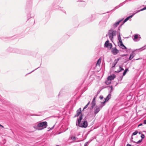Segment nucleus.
<instances>
[{
    "label": "nucleus",
    "mask_w": 146,
    "mask_h": 146,
    "mask_svg": "<svg viewBox=\"0 0 146 146\" xmlns=\"http://www.w3.org/2000/svg\"><path fill=\"white\" fill-rule=\"evenodd\" d=\"M83 115L81 114L79 117L78 118L76 122V125L80 127L86 128L88 126V123L86 120L82 121L81 123V122L82 119Z\"/></svg>",
    "instance_id": "f257e3e1"
},
{
    "label": "nucleus",
    "mask_w": 146,
    "mask_h": 146,
    "mask_svg": "<svg viewBox=\"0 0 146 146\" xmlns=\"http://www.w3.org/2000/svg\"><path fill=\"white\" fill-rule=\"evenodd\" d=\"M47 126V123L46 121H43L38 124L37 126L34 127L38 130H41L46 128Z\"/></svg>",
    "instance_id": "f03ea898"
},
{
    "label": "nucleus",
    "mask_w": 146,
    "mask_h": 146,
    "mask_svg": "<svg viewBox=\"0 0 146 146\" xmlns=\"http://www.w3.org/2000/svg\"><path fill=\"white\" fill-rule=\"evenodd\" d=\"M117 33L118 32L114 30L112 28L108 31V35L111 40H112L113 36L116 35Z\"/></svg>",
    "instance_id": "7ed1b4c3"
},
{
    "label": "nucleus",
    "mask_w": 146,
    "mask_h": 146,
    "mask_svg": "<svg viewBox=\"0 0 146 146\" xmlns=\"http://www.w3.org/2000/svg\"><path fill=\"white\" fill-rule=\"evenodd\" d=\"M8 50L13 53H16L19 54H23V50L18 49H13L9 48L8 49Z\"/></svg>",
    "instance_id": "20e7f679"
},
{
    "label": "nucleus",
    "mask_w": 146,
    "mask_h": 146,
    "mask_svg": "<svg viewBox=\"0 0 146 146\" xmlns=\"http://www.w3.org/2000/svg\"><path fill=\"white\" fill-rule=\"evenodd\" d=\"M53 8L55 9H58L62 11L63 12L66 13L65 11L63 9V8L60 7L59 5L55 4V3H53Z\"/></svg>",
    "instance_id": "39448f33"
},
{
    "label": "nucleus",
    "mask_w": 146,
    "mask_h": 146,
    "mask_svg": "<svg viewBox=\"0 0 146 146\" xmlns=\"http://www.w3.org/2000/svg\"><path fill=\"white\" fill-rule=\"evenodd\" d=\"M101 109V108L100 106H96L95 107L94 109V115L95 116L98 113Z\"/></svg>",
    "instance_id": "423d86ee"
},
{
    "label": "nucleus",
    "mask_w": 146,
    "mask_h": 146,
    "mask_svg": "<svg viewBox=\"0 0 146 146\" xmlns=\"http://www.w3.org/2000/svg\"><path fill=\"white\" fill-rule=\"evenodd\" d=\"M104 47L106 48L109 47L110 49H111L112 47V45L111 43H110L109 40H108L105 43Z\"/></svg>",
    "instance_id": "0eeeda50"
},
{
    "label": "nucleus",
    "mask_w": 146,
    "mask_h": 146,
    "mask_svg": "<svg viewBox=\"0 0 146 146\" xmlns=\"http://www.w3.org/2000/svg\"><path fill=\"white\" fill-rule=\"evenodd\" d=\"M111 51L113 54L116 55L118 53L119 50L116 47H114L112 48Z\"/></svg>",
    "instance_id": "6e6552de"
},
{
    "label": "nucleus",
    "mask_w": 146,
    "mask_h": 146,
    "mask_svg": "<svg viewBox=\"0 0 146 146\" xmlns=\"http://www.w3.org/2000/svg\"><path fill=\"white\" fill-rule=\"evenodd\" d=\"M137 12H136L135 13H133L132 15L129 16L127 17L123 21V24H122L121 26L120 27H121V26L122 25L125 23V22H127L128 20L129 19L131 18L136 13H137Z\"/></svg>",
    "instance_id": "1a4fd4ad"
},
{
    "label": "nucleus",
    "mask_w": 146,
    "mask_h": 146,
    "mask_svg": "<svg viewBox=\"0 0 146 146\" xmlns=\"http://www.w3.org/2000/svg\"><path fill=\"white\" fill-rule=\"evenodd\" d=\"M81 108H79L78 110H77L76 114L75 115L74 117H78L79 115L81 114Z\"/></svg>",
    "instance_id": "9d476101"
},
{
    "label": "nucleus",
    "mask_w": 146,
    "mask_h": 146,
    "mask_svg": "<svg viewBox=\"0 0 146 146\" xmlns=\"http://www.w3.org/2000/svg\"><path fill=\"white\" fill-rule=\"evenodd\" d=\"M115 77V76L114 74L108 76L107 79L108 80L111 81V80H113Z\"/></svg>",
    "instance_id": "9b49d317"
},
{
    "label": "nucleus",
    "mask_w": 146,
    "mask_h": 146,
    "mask_svg": "<svg viewBox=\"0 0 146 146\" xmlns=\"http://www.w3.org/2000/svg\"><path fill=\"white\" fill-rule=\"evenodd\" d=\"M123 20V19L114 23L113 25V27L114 28L116 27Z\"/></svg>",
    "instance_id": "f8f14e48"
},
{
    "label": "nucleus",
    "mask_w": 146,
    "mask_h": 146,
    "mask_svg": "<svg viewBox=\"0 0 146 146\" xmlns=\"http://www.w3.org/2000/svg\"><path fill=\"white\" fill-rule=\"evenodd\" d=\"M135 56V53L133 52H132V53L130 54V56L129 58V59L131 60Z\"/></svg>",
    "instance_id": "ddd939ff"
},
{
    "label": "nucleus",
    "mask_w": 146,
    "mask_h": 146,
    "mask_svg": "<svg viewBox=\"0 0 146 146\" xmlns=\"http://www.w3.org/2000/svg\"><path fill=\"white\" fill-rule=\"evenodd\" d=\"M119 69L118 70H117V71H115V73H119L121 71H123L124 70V69L123 68H122L120 66H119Z\"/></svg>",
    "instance_id": "4468645a"
},
{
    "label": "nucleus",
    "mask_w": 146,
    "mask_h": 146,
    "mask_svg": "<svg viewBox=\"0 0 146 146\" xmlns=\"http://www.w3.org/2000/svg\"><path fill=\"white\" fill-rule=\"evenodd\" d=\"M111 95L110 94H109L108 96H107L106 98H105V100H106V101L107 102L108 101V100L111 98Z\"/></svg>",
    "instance_id": "2eb2a0df"
},
{
    "label": "nucleus",
    "mask_w": 146,
    "mask_h": 146,
    "mask_svg": "<svg viewBox=\"0 0 146 146\" xmlns=\"http://www.w3.org/2000/svg\"><path fill=\"white\" fill-rule=\"evenodd\" d=\"M118 33H119V35L118 36V40L119 41V42H121L122 41V40L120 36V32H118Z\"/></svg>",
    "instance_id": "dca6fc26"
},
{
    "label": "nucleus",
    "mask_w": 146,
    "mask_h": 146,
    "mask_svg": "<svg viewBox=\"0 0 146 146\" xmlns=\"http://www.w3.org/2000/svg\"><path fill=\"white\" fill-rule=\"evenodd\" d=\"M106 102L107 101H106V100H105L104 102H101V104L102 105H99V106H100L101 108H102V107L105 105V104L106 103Z\"/></svg>",
    "instance_id": "f3484780"
},
{
    "label": "nucleus",
    "mask_w": 146,
    "mask_h": 146,
    "mask_svg": "<svg viewBox=\"0 0 146 146\" xmlns=\"http://www.w3.org/2000/svg\"><path fill=\"white\" fill-rule=\"evenodd\" d=\"M123 44L122 42V41H121V42H118V46H119L120 47L122 46Z\"/></svg>",
    "instance_id": "a211bd4d"
},
{
    "label": "nucleus",
    "mask_w": 146,
    "mask_h": 146,
    "mask_svg": "<svg viewBox=\"0 0 146 146\" xmlns=\"http://www.w3.org/2000/svg\"><path fill=\"white\" fill-rule=\"evenodd\" d=\"M133 39L134 40H136L138 38V36L137 34L135 35L134 36H133Z\"/></svg>",
    "instance_id": "6ab92c4d"
},
{
    "label": "nucleus",
    "mask_w": 146,
    "mask_h": 146,
    "mask_svg": "<svg viewBox=\"0 0 146 146\" xmlns=\"http://www.w3.org/2000/svg\"><path fill=\"white\" fill-rule=\"evenodd\" d=\"M70 138L73 141H75L78 139L77 137L74 136H71L70 137Z\"/></svg>",
    "instance_id": "aec40b11"
},
{
    "label": "nucleus",
    "mask_w": 146,
    "mask_h": 146,
    "mask_svg": "<svg viewBox=\"0 0 146 146\" xmlns=\"http://www.w3.org/2000/svg\"><path fill=\"white\" fill-rule=\"evenodd\" d=\"M90 104V102H89L84 107L83 111L84 109H86L88 107V106Z\"/></svg>",
    "instance_id": "412c9836"
},
{
    "label": "nucleus",
    "mask_w": 146,
    "mask_h": 146,
    "mask_svg": "<svg viewBox=\"0 0 146 146\" xmlns=\"http://www.w3.org/2000/svg\"><path fill=\"white\" fill-rule=\"evenodd\" d=\"M128 70V69L127 68V69H125V70L124 71V72H123V76H125Z\"/></svg>",
    "instance_id": "4be33fe9"
},
{
    "label": "nucleus",
    "mask_w": 146,
    "mask_h": 146,
    "mask_svg": "<svg viewBox=\"0 0 146 146\" xmlns=\"http://www.w3.org/2000/svg\"><path fill=\"white\" fill-rule=\"evenodd\" d=\"M145 9H146V6L143 7V8L140 9V10L137 11V13H138V12H139L140 11H143Z\"/></svg>",
    "instance_id": "5701e85b"
},
{
    "label": "nucleus",
    "mask_w": 146,
    "mask_h": 146,
    "mask_svg": "<svg viewBox=\"0 0 146 146\" xmlns=\"http://www.w3.org/2000/svg\"><path fill=\"white\" fill-rule=\"evenodd\" d=\"M127 0H125V1H124V2L120 3L119 5V7H121L123 5V4H125V2H126L127 1Z\"/></svg>",
    "instance_id": "b1692460"
},
{
    "label": "nucleus",
    "mask_w": 146,
    "mask_h": 146,
    "mask_svg": "<svg viewBox=\"0 0 146 146\" xmlns=\"http://www.w3.org/2000/svg\"><path fill=\"white\" fill-rule=\"evenodd\" d=\"M142 141V139H141L139 140V141H138L137 142H136L134 141H133V142L134 143H136V144H138L139 143H140Z\"/></svg>",
    "instance_id": "393cba45"
},
{
    "label": "nucleus",
    "mask_w": 146,
    "mask_h": 146,
    "mask_svg": "<svg viewBox=\"0 0 146 146\" xmlns=\"http://www.w3.org/2000/svg\"><path fill=\"white\" fill-rule=\"evenodd\" d=\"M105 83L106 84L109 85L110 84L111 81L108 80H107L106 81Z\"/></svg>",
    "instance_id": "a878e982"
},
{
    "label": "nucleus",
    "mask_w": 146,
    "mask_h": 146,
    "mask_svg": "<svg viewBox=\"0 0 146 146\" xmlns=\"http://www.w3.org/2000/svg\"><path fill=\"white\" fill-rule=\"evenodd\" d=\"M120 47L123 49H127V48L124 44H123L122 46H121Z\"/></svg>",
    "instance_id": "bb28decb"
},
{
    "label": "nucleus",
    "mask_w": 146,
    "mask_h": 146,
    "mask_svg": "<svg viewBox=\"0 0 146 146\" xmlns=\"http://www.w3.org/2000/svg\"><path fill=\"white\" fill-rule=\"evenodd\" d=\"M146 49V45L142 47L141 48L139 49V50H143Z\"/></svg>",
    "instance_id": "cd10ccee"
},
{
    "label": "nucleus",
    "mask_w": 146,
    "mask_h": 146,
    "mask_svg": "<svg viewBox=\"0 0 146 146\" xmlns=\"http://www.w3.org/2000/svg\"><path fill=\"white\" fill-rule=\"evenodd\" d=\"M138 132L137 131H135L132 134V136L133 135H135L137 134L138 133Z\"/></svg>",
    "instance_id": "c85d7f7f"
},
{
    "label": "nucleus",
    "mask_w": 146,
    "mask_h": 146,
    "mask_svg": "<svg viewBox=\"0 0 146 146\" xmlns=\"http://www.w3.org/2000/svg\"><path fill=\"white\" fill-rule=\"evenodd\" d=\"M91 104L92 106H94L96 105V102L92 101Z\"/></svg>",
    "instance_id": "c756f323"
},
{
    "label": "nucleus",
    "mask_w": 146,
    "mask_h": 146,
    "mask_svg": "<svg viewBox=\"0 0 146 146\" xmlns=\"http://www.w3.org/2000/svg\"><path fill=\"white\" fill-rule=\"evenodd\" d=\"M87 20H88V21L89 22H92L93 21V19H92V18H88V19H87Z\"/></svg>",
    "instance_id": "7c9ffc66"
},
{
    "label": "nucleus",
    "mask_w": 146,
    "mask_h": 146,
    "mask_svg": "<svg viewBox=\"0 0 146 146\" xmlns=\"http://www.w3.org/2000/svg\"><path fill=\"white\" fill-rule=\"evenodd\" d=\"M101 63V61L100 60V59H99L97 62V63H96V65H100Z\"/></svg>",
    "instance_id": "2f4dec72"
},
{
    "label": "nucleus",
    "mask_w": 146,
    "mask_h": 146,
    "mask_svg": "<svg viewBox=\"0 0 146 146\" xmlns=\"http://www.w3.org/2000/svg\"><path fill=\"white\" fill-rule=\"evenodd\" d=\"M119 7V6L117 5L112 10H115L118 9Z\"/></svg>",
    "instance_id": "473e14b6"
},
{
    "label": "nucleus",
    "mask_w": 146,
    "mask_h": 146,
    "mask_svg": "<svg viewBox=\"0 0 146 146\" xmlns=\"http://www.w3.org/2000/svg\"><path fill=\"white\" fill-rule=\"evenodd\" d=\"M141 138H142L141 139H144L145 137V135H144V134L142 133L141 134Z\"/></svg>",
    "instance_id": "72a5a7b5"
},
{
    "label": "nucleus",
    "mask_w": 146,
    "mask_h": 146,
    "mask_svg": "<svg viewBox=\"0 0 146 146\" xmlns=\"http://www.w3.org/2000/svg\"><path fill=\"white\" fill-rule=\"evenodd\" d=\"M119 60V58H117V59H115L114 60V62L115 63H116L117 64V63L118 62V61Z\"/></svg>",
    "instance_id": "f704fd0d"
},
{
    "label": "nucleus",
    "mask_w": 146,
    "mask_h": 146,
    "mask_svg": "<svg viewBox=\"0 0 146 146\" xmlns=\"http://www.w3.org/2000/svg\"><path fill=\"white\" fill-rule=\"evenodd\" d=\"M116 64H117V63H115L114 62L113 64V65L112 66V68H113L114 67H115V65Z\"/></svg>",
    "instance_id": "c9c22d12"
},
{
    "label": "nucleus",
    "mask_w": 146,
    "mask_h": 146,
    "mask_svg": "<svg viewBox=\"0 0 146 146\" xmlns=\"http://www.w3.org/2000/svg\"><path fill=\"white\" fill-rule=\"evenodd\" d=\"M77 2H82L83 1V0H76Z\"/></svg>",
    "instance_id": "e433bc0d"
},
{
    "label": "nucleus",
    "mask_w": 146,
    "mask_h": 146,
    "mask_svg": "<svg viewBox=\"0 0 146 146\" xmlns=\"http://www.w3.org/2000/svg\"><path fill=\"white\" fill-rule=\"evenodd\" d=\"M96 97H94L92 101L96 102Z\"/></svg>",
    "instance_id": "4c0bfd02"
},
{
    "label": "nucleus",
    "mask_w": 146,
    "mask_h": 146,
    "mask_svg": "<svg viewBox=\"0 0 146 146\" xmlns=\"http://www.w3.org/2000/svg\"><path fill=\"white\" fill-rule=\"evenodd\" d=\"M89 143V142H86L84 144V146H86L87 145L88 143Z\"/></svg>",
    "instance_id": "58836bf2"
},
{
    "label": "nucleus",
    "mask_w": 146,
    "mask_h": 146,
    "mask_svg": "<svg viewBox=\"0 0 146 146\" xmlns=\"http://www.w3.org/2000/svg\"><path fill=\"white\" fill-rule=\"evenodd\" d=\"M103 96H100V98L101 100H102L103 98Z\"/></svg>",
    "instance_id": "ea45409f"
},
{
    "label": "nucleus",
    "mask_w": 146,
    "mask_h": 146,
    "mask_svg": "<svg viewBox=\"0 0 146 146\" xmlns=\"http://www.w3.org/2000/svg\"><path fill=\"white\" fill-rule=\"evenodd\" d=\"M94 106L91 105V106L90 108V110H91L92 109L94 108Z\"/></svg>",
    "instance_id": "a19ab883"
},
{
    "label": "nucleus",
    "mask_w": 146,
    "mask_h": 146,
    "mask_svg": "<svg viewBox=\"0 0 146 146\" xmlns=\"http://www.w3.org/2000/svg\"><path fill=\"white\" fill-rule=\"evenodd\" d=\"M143 124H146V119L144 120Z\"/></svg>",
    "instance_id": "79ce46f5"
},
{
    "label": "nucleus",
    "mask_w": 146,
    "mask_h": 146,
    "mask_svg": "<svg viewBox=\"0 0 146 146\" xmlns=\"http://www.w3.org/2000/svg\"><path fill=\"white\" fill-rule=\"evenodd\" d=\"M39 68V67H38V68H37L36 69H35L34 70H33L32 71H31V72H30L29 73H28V74H30L31 73H32V72H33L34 70H36L37 69H38V68Z\"/></svg>",
    "instance_id": "37998d69"
},
{
    "label": "nucleus",
    "mask_w": 146,
    "mask_h": 146,
    "mask_svg": "<svg viewBox=\"0 0 146 146\" xmlns=\"http://www.w3.org/2000/svg\"><path fill=\"white\" fill-rule=\"evenodd\" d=\"M109 87L111 89V90H112L113 89V86H110Z\"/></svg>",
    "instance_id": "c03bdc74"
},
{
    "label": "nucleus",
    "mask_w": 146,
    "mask_h": 146,
    "mask_svg": "<svg viewBox=\"0 0 146 146\" xmlns=\"http://www.w3.org/2000/svg\"><path fill=\"white\" fill-rule=\"evenodd\" d=\"M55 125H54L50 129V130H52V129H53Z\"/></svg>",
    "instance_id": "a18cd8bd"
},
{
    "label": "nucleus",
    "mask_w": 146,
    "mask_h": 146,
    "mask_svg": "<svg viewBox=\"0 0 146 146\" xmlns=\"http://www.w3.org/2000/svg\"><path fill=\"white\" fill-rule=\"evenodd\" d=\"M126 55H127V54H123V55H121V56L122 57H123V56H125Z\"/></svg>",
    "instance_id": "49530a36"
},
{
    "label": "nucleus",
    "mask_w": 146,
    "mask_h": 146,
    "mask_svg": "<svg viewBox=\"0 0 146 146\" xmlns=\"http://www.w3.org/2000/svg\"><path fill=\"white\" fill-rule=\"evenodd\" d=\"M0 127H1V128H3V126L2 125H1V124H0Z\"/></svg>",
    "instance_id": "de8ad7c7"
},
{
    "label": "nucleus",
    "mask_w": 146,
    "mask_h": 146,
    "mask_svg": "<svg viewBox=\"0 0 146 146\" xmlns=\"http://www.w3.org/2000/svg\"><path fill=\"white\" fill-rule=\"evenodd\" d=\"M126 146H131V145L130 144H127L126 145Z\"/></svg>",
    "instance_id": "09e8293b"
},
{
    "label": "nucleus",
    "mask_w": 146,
    "mask_h": 146,
    "mask_svg": "<svg viewBox=\"0 0 146 146\" xmlns=\"http://www.w3.org/2000/svg\"><path fill=\"white\" fill-rule=\"evenodd\" d=\"M142 125V124L141 123H140L139 125H138V126H141Z\"/></svg>",
    "instance_id": "8fccbe9b"
},
{
    "label": "nucleus",
    "mask_w": 146,
    "mask_h": 146,
    "mask_svg": "<svg viewBox=\"0 0 146 146\" xmlns=\"http://www.w3.org/2000/svg\"><path fill=\"white\" fill-rule=\"evenodd\" d=\"M98 94H97L96 95L94 96V97H96V98L97 96H98Z\"/></svg>",
    "instance_id": "3c124183"
},
{
    "label": "nucleus",
    "mask_w": 146,
    "mask_h": 146,
    "mask_svg": "<svg viewBox=\"0 0 146 146\" xmlns=\"http://www.w3.org/2000/svg\"><path fill=\"white\" fill-rule=\"evenodd\" d=\"M100 91H98V92H97V94H99V93H100Z\"/></svg>",
    "instance_id": "603ef678"
},
{
    "label": "nucleus",
    "mask_w": 146,
    "mask_h": 146,
    "mask_svg": "<svg viewBox=\"0 0 146 146\" xmlns=\"http://www.w3.org/2000/svg\"><path fill=\"white\" fill-rule=\"evenodd\" d=\"M122 78H123V77L122 76L121 78V80L122 79Z\"/></svg>",
    "instance_id": "864d4df0"
},
{
    "label": "nucleus",
    "mask_w": 146,
    "mask_h": 146,
    "mask_svg": "<svg viewBox=\"0 0 146 146\" xmlns=\"http://www.w3.org/2000/svg\"><path fill=\"white\" fill-rule=\"evenodd\" d=\"M141 133V132H139V134H140Z\"/></svg>",
    "instance_id": "5fc2aeb1"
},
{
    "label": "nucleus",
    "mask_w": 146,
    "mask_h": 146,
    "mask_svg": "<svg viewBox=\"0 0 146 146\" xmlns=\"http://www.w3.org/2000/svg\"><path fill=\"white\" fill-rule=\"evenodd\" d=\"M118 30H120V29L119 28V29H118Z\"/></svg>",
    "instance_id": "6e6d98bb"
},
{
    "label": "nucleus",
    "mask_w": 146,
    "mask_h": 146,
    "mask_svg": "<svg viewBox=\"0 0 146 146\" xmlns=\"http://www.w3.org/2000/svg\"><path fill=\"white\" fill-rule=\"evenodd\" d=\"M56 146H59V145H56Z\"/></svg>",
    "instance_id": "4d7b16f0"
}]
</instances>
